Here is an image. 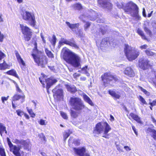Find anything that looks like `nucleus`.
<instances>
[{"mask_svg":"<svg viewBox=\"0 0 156 156\" xmlns=\"http://www.w3.org/2000/svg\"><path fill=\"white\" fill-rule=\"evenodd\" d=\"M62 51L64 52L63 58L67 63L76 68L80 66L81 58L79 55L66 48H63Z\"/></svg>","mask_w":156,"mask_h":156,"instance_id":"obj_1","label":"nucleus"},{"mask_svg":"<svg viewBox=\"0 0 156 156\" xmlns=\"http://www.w3.org/2000/svg\"><path fill=\"white\" fill-rule=\"evenodd\" d=\"M116 4L118 8L120 9L123 8L125 12L130 14L136 20H139L140 19V17L138 14L139 8L135 4L131 2L127 3L125 6L121 2H117Z\"/></svg>","mask_w":156,"mask_h":156,"instance_id":"obj_2","label":"nucleus"},{"mask_svg":"<svg viewBox=\"0 0 156 156\" xmlns=\"http://www.w3.org/2000/svg\"><path fill=\"white\" fill-rule=\"evenodd\" d=\"M124 52L127 59L129 61L135 60L140 54L138 50L133 48L127 44H125Z\"/></svg>","mask_w":156,"mask_h":156,"instance_id":"obj_3","label":"nucleus"},{"mask_svg":"<svg viewBox=\"0 0 156 156\" xmlns=\"http://www.w3.org/2000/svg\"><path fill=\"white\" fill-rule=\"evenodd\" d=\"M69 103L73 108L76 111L81 110L85 107L83 101L81 99L78 98H71Z\"/></svg>","mask_w":156,"mask_h":156,"instance_id":"obj_4","label":"nucleus"},{"mask_svg":"<svg viewBox=\"0 0 156 156\" xmlns=\"http://www.w3.org/2000/svg\"><path fill=\"white\" fill-rule=\"evenodd\" d=\"M111 129V127L106 122H104L103 123H98L95 127V131L97 133L106 134L108 133Z\"/></svg>","mask_w":156,"mask_h":156,"instance_id":"obj_5","label":"nucleus"},{"mask_svg":"<svg viewBox=\"0 0 156 156\" xmlns=\"http://www.w3.org/2000/svg\"><path fill=\"white\" fill-rule=\"evenodd\" d=\"M22 15L23 19L28 21L29 23L32 26L35 27L36 23V21L33 13L25 11L23 12Z\"/></svg>","mask_w":156,"mask_h":156,"instance_id":"obj_6","label":"nucleus"},{"mask_svg":"<svg viewBox=\"0 0 156 156\" xmlns=\"http://www.w3.org/2000/svg\"><path fill=\"white\" fill-rule=\"evenodd\" d=\"M20 27L22 32L24 35L25 40L27 41H29L32 35L31 30L28 27L22 24H20Z\"/></svg>","mask_w":156,"mask_h":156,"instance_id":"obj_7","label":"nucleus"},{"mask_svg":"<svg viewBox=\"0 0 156 156\" xmlns=\"http://www.w3.org/2000/svg\"><path fill=\"white\" fill-rule=\"evenodd\" d=\"M39 79L41 83L43 85L44 87L45 85L44 83V81L45 80L47 84L46 89L48 94L49 93L48 90L51 86L57 82V80L53 78H49L45 80L43 77H39Z\"/></svg>","mask_w":156,"mask_h":156,"instance_id":"obj_8","label":"nucleus"},{"mask_svg":"<svg viewBox=\"0 0 156 156\" xmlns=\"http://www.w3.org/2000/svg\"><path fill=\"white\" fill-rule=\"evenodd\" d=\"M101 78L105 85H106V84L109 83L110 81L114 80L115 81H116L117 80L115 76H112L110 73H105L101 76Z\"/></svg>","mask_w":156,"mask_h":156,"instance_id":"obj_9","label":"nucleus"},{"mask_svg":"<svg viewBox=\"0 0 156 156\" xmlns=\"http://www.w3.org/2000/svg\"><path fill=\"white\" fill-rule=\"evenodd\" d=\"M35 62L39 66L42 67H44L46 64H47V62L45 57H38L34 54H32Z\"/></svg>","mask_w":156,"mask_h":156,"instance_id":"obj_10","label":"nucleus"},{"mask_svg":"<svg viewBox=\"0 0 156 156\" xmlns=\"http://www.w3.org/2000/svg\"><path fill=\"white\" fill-rule=\"evenodd\" d=\"M138 65L140 68L144 70L149 68L151 66L149 61L143 58H141L139 60Z\"/></svg>","mask_w":156,"mask_h":156,"instance_id":"obj_11","label":"nucleus"},{"mask_svg":"<svg viewBox=\"0 0 156 156\" xmlns=\"http://www.w3.org/2000/svg\"><path fill=\"white\" fill-rule=\"evenodd\" d=\"M92 11L89 15V16L87 15H85L84 14H82L79 17V18L84 22L88 19L92 21L95 20L97 18L96 16L95 15L96 13L94 11L92 10Z\"/></svg>","mask_w":156,"mask_h":156,"instance_id":"obj_12","label":"nucleus"},{"mask_svg":"<svg viewBox=\"0 0 156 156\" xmlns=\"http://www.w3.org/2000/svg\"><path fill=\"white\" fill-rule=\"evenodd\" d=\"M73 150L75 153L79 156H90L89 154L85 153L86 149L84 147L74 148Z\"/></svg>","mask_w":156,"mask_h":156,"instance_id":"obj_13","label":"nucleus"},{"mask_svg":"<svg viewBox=\"0 0 156 156\" xmlns=\"http://www.w3.org/2000/svg\"><path fill=\"white\" fill-rule=\"evenodd\" d=\"M98 3L104 8L110 9L112 8V5L109 2V0H98Z\"/></svg>","mask_w":156,"mask_h":156,"instance_id":"obj_14","label":"nucleus"},{"mask_svg":"<svg viewBox=\"0 0 156 156\" xmlns=\"http://www.w3.org/2000/svg\"><path fill=\"white\" fill-rule=\"evenodd\" d=\"M52 92L54 93V96L55 98L59 100L63 98V91L62 89L55 88L52 90Z\"/></svg>","mask_w":156,"mask_h":156,"instance_id":"obj_15","label":"nucleus"},{"mask_svg":"<svg viewBox=\"0 0 156 156\" xmlns=\"http://www.w3.org/2000/svg\"><path fill=\"white\" fill-rule=\"evenodd\" d=\"M59 43L61 45L63 44L69 45L76 49H78L79 48L78 45L76 44L74 42H71L64 38H61V40L59 41Z\"/></svg>","mask_w":156,"mask_h":156,"instance_id":"obj_16","label":"nucleus"},{"mask_svg":"<svg viewBox=\"0 0 156 156\" xmlns=\"http://www.w3.org/2000/svg\"><path fill=\"white\" fill-rule=\"evenodd\" d=\"M25 96L23 95H20L18 94H15L12 98V108L15 109L16 106L14 104L13 101H18L20 99H21V103H23L24 100Z\"/></svg>","mask_w":156,"mask_h":156,"instance_id":"obj_17","label":"nucleus"},{"mask_svg":"<svg viewBox=\"0 0 156 156\" xmlns=\"http://www.w3.org/2000/svg\"><path fill=\"white\" fill-rule=\"evenodd\" d=\"M125 74L130 77L135 76V73L133 70L130 67H127L124 70Z\"/></svg>","mask_w":156,"mask_h":156,"instance_id":"obj_18","label":"nucleus"},{"mask_svg":"<svg viewBox=\"0 0 156 156\" xmlns=\"http://www.w3.org/2000/svg\"><path fill=\"white\" fill-rule=\"evenodd\" d=\"M20 148L19 147L15 146L13 148H11L10 151L12 152L16 156H21V155L20 152Z\"/></svg>","mask_w":156,"mask_h":156,"instance_id":"obj_19","label":"nucleus"},{"mask_svg":"<svg viewBox=\"0 0 156 156\" xmlns=\"http://www.w3.org/2000/svg\"><path fill=\"white\" fill-rule=\"evenodd\" d=\"M108 41V38H106L102 39L100 44L99 42L98 41H96V44L98 46L100 45L101 49H102L103 47H107Z\"/></svg>","mask_w":156,"mask_h":156,"instance_id":"obj_20","label":"nucleus"},{"mask_svg":"<svg viewBox=\"0 0 156 156\" xmlns=\"http://www.w3.org/2000/svg\"><path fill=\"white\" fill-rule=\"evenodd\" d=\"M13 142L14 143H15L17 144H20L23 145L25 147H29V144H28L27 142L26 141H25L23 140H19L17 139H14L13 140Z\"/></svg>","mask_w":156,"mask_h":156,"instance_id":"obj_21","label":"nucleus"},{"mask_svg":"<svg viewBox=\"0 0 156 156\" xmlns=\"http://www.w3.org/2000/svg\"><path fill=\"white\" fill-rule=\"evenodd\" d=\"M131 118L135 120L137 122L139 123H141V121L140 120V118L136 114L132 113H130L129 116V118L130 119Z\"/></svg>","mask_w":156,"mask_h":156,"instance_id":"obj_22","label":"nucleus"},{"mask_svg":"<svg viewBox=\"0 0 156 156\" xmlns=\"http://www.w3.org/2000/svg\"><path fill=\"white\" fill-rule=\"evenodd\" d=\"M147 132L148 133H150L151 136L154 140H156V130L155 129L148 128L147 129Z\"/></svg>","mask_w":156,"mask_h":156,"instance_id":"obj_23","label":"nucleus"},{"mask_svg":"<svg viewBox=\"0 0 156 156\" xmlns=\"http://www.w3.org/2000/svg\"><path fill=\"white\" fill-rule=\"evenodd\" d=\"M69 143H73L76 146H79L80 144V141L79 140L74 139L73 137H70L69 140Z\"/></svg>","mask_w":156,"mask_h":156,"instance_id":"obj_24","label":"nucleus"},{"mask_svg":"<svg viewBox=\"0 0 156 156\" xmlns=\"http://www.w3.org/2000/svg\"><path fill=\"white\" fill-rule=\"evenodd\" d=\"M66 23L67 25L73 30L74 29H78V27L79 26L78 23L72 24H70L69 22H66Z\"/></svg>","mask_w":156,"mask_h":156,"instance_id":"obj_25","label":"nucleus"},{"mask_svg":"<svg viewBox=\"0 0 156 156\" xmlns=\"http://www.w3.org/2000/svg\"><path fill=\"white\" fill-rule=\"evenodd\" d=\"M83 98L84 101L91 106L93 105V104L90 98L86 94H83Z\"/></svg>","mask_w":156,"mask_h":156,"instance_id":"obj_26","label":"nucleus"},{"mask_svg":"<svg viewBox=\"0 0 156 156\" xmlns=\"http://www.w3.org/2000/svg\"><path fill=\"white\" fill-rule=\"evenodd\" d=\"M66 87L67 90L71 92H75L76 90V87L74 86L66 85Z\"/></svg>","mask_w":156,"mask_h":156,"instance_id":"obj_27","label":"nucleus"},{"mask_svg":"<svg viewBox=\"0 0 156 156\" xmlns=\"http://www.w3.org/2000/svg\"><path fill=\"white\" fill-rule=\"evenodd\" d=\"M109 93L111 96L116 99H119L120 97V95L118 92H116L113 90H110L109 91Z\"/></svg>","mask_w":156,"mask_h":156,"instance_id":"obj_28","label":"nucleus"},{"mask_svg":"<svg viewBox=\"0 0 156 156\" xmlns=\"http://www.w3.org/2000/svg\"><path fill=\"white\" fill-rule=\"evenodd\" d=\"M72 133V131L69 129L66 130L63 133V137L64 141H65L66 140L67 138Z\"/></svg>","mask_w":156,"mask_h":156,"instance_id":"obj_29","label":"nucleus"},{"mask_svg":"<svg viewBox=\"0 0 156 156\" xmlns=\"http://www.w3.org/2000/svg\"><path fill=\"white\" fill-rule=\"evenodd\" d=\"M16 55L19 62L20 64H21L23 66L25 65V63L24 62L22 59L21 58L18 52H16Z\"/></svg>","mask_w":156,"mask_h":156,"instance_id":"obj_30","label":"nucleus"},{"mask_svg":"<svg viewBox=\"0 0 156 156\" xmlns=\"http://www.w3.org/2000/svg\"><path fill=\"white\" fill-rule=\"evenodd\" d=\"M6 73L8 74L12 75L17 78H18V76L16 73V71L14 69H12L7 71Z\"/></svg>","mask_w":156,"mask_h":156,"instance_id":"obj_31","label":"nucleus"},{"mask_svg":"<svg viewBox=\"0 0 156 156\" xmlns=\"http://www.w3.org/2000/svg\"><path fill=\"white\" fill-rule=\"evenodd\" d=\"M4 132L6 134H7V131L6 130V127L4 126L2 123H0V133L1 135Z\"/></svg>","mask_w":156,"mask_h":156,"instance_id":"obj_32","label":"nucleus"},{"mask_svg":"<svg viewBox=\"0 0 156 156\" xmlns=\"http://www.w3.org/2000/svg\"><path fill=\"white\" fill-rule=\"evenodd\" d=\"M10 66L4 62L3 63L0 64V69L4 70L9 68Z\"/></svg>","mask_w":156,"mask_h":156,"instance_id":"obj_33","label":"nucleus"},{"mask_svg":"<svg viewBox=\"0 0 156 156\" xmlns=\"http://www.w3.org/2000/svg\"><path fill=\"white\" fill-rule=\"evenodd\" d=\"M45 51L47 55L49 58H53L54 57V55L52 52L49 51L48 49L45 48Z\"/></svg>","mask_w":156,"mask_h":156,"instance_id":"obj_34","label":"nucleus"},{"mask_svg":"<svg viewBox=\"0 0 156 156\" xmlns=\"http://www.w3.org/2000/svg\"><path fill=\"white\" fill-rule=\"evenodd\" d=\"M38 122L42 126H45L48 123V122L46 120L43 119H41L38 121Z\"/></svg>","mask_w":156,"mask_h":156,"instance_id":"obj_35","label":"nucleus"},{"mask_svg":"<svg viewBox=\"0 0 156 156\" xmlns=\"http://www.w3.org/2000/svg\"><path fill=\"white\" fill-rule=\"evenodd\" d=\"M78 115V113L73 110H71V116L74 118H76Z\"/></svg>","mask_w":156,"mask_h":156,"instance_id":"obj_36","label":"nucleus"},{"mask_svg":"<svg viewBox=\"0 0 156 156\" xmlns=\"http://www.w3.org/2000/svg\"><path fill=\"white\" fill-rule=\"evenodd\" d=\"M137 32L141 36L142 38L144 39H145V36L143 32L140 29L138 28L137 30Z\"/></svg>","mask_w":156,"mask_h":156,"instance_id":"obj_37","label":"nucleus"},{"mask_svg":"<svg viewBox=\"0 0 156 156\" xmlns=\"http://www.w3.org/2000/svg\"><path fill=\"white\" fill-rule=\"evenodd\" d=\"M75 9L79 10L82 8L81 5L79 3H76L72 6Z\"/></svg>","mask_w":156,"mask_h":156,"instance_id":"obj_38","label":"nucleus"},{"mask_svg":"<svg viewBox=\"0 0 156 156\" xmlns=\"http://www.w3.org/2000/svg\"><path fill=\"white\" fill-rule=\"evenodd\" d=\"M56 38L55 36L53 35L52 37V39L50 40V41L52 45L54 46L55 44Z\"/></svg>","mask_w":156,"mask_h":156,"instance_id":"obj_39","label":"nucleus"},{"mask_svg":"<svg viewBox=\"0 0 156 156\" xmlns=\"http://www.w3.org/2000/svg\"><path fill=\"white\" fill-rule=\"evenodd\" d=\"M87 66H86L82 69V73L86 74L87 76H90V74L87 72Z\"/></svg>","mask_w":156,"mask_h":156,"instance_id":"obj_40","label":"nucleus"},{"mask_svg":"<svg viewBox=\"0 0 156 156\" xmlns=\"http://www.w3.org/2000/svg\"><path fill=\"white\" fill-rule=\"evenodd\" d=\"M145 52L148 56H152L155 53L151 51L150 49H147L145 51Z\"/></svg>","mask_w":156,"mask_h":156,"instance_id":"obj_41","label":"nucleus"},{"mask_svg":"<svg viewBox=\"0 0 156 156\" xmlns=\"http://www.w3.org/2000/svg\"><path fill=\"white\" fill-rule=\"evenodd\" d=\"M139 87L141 90L142 92H143L147 96H149L150 95V93L149 92L147 91L145 89L143 88L140 87Z\"/></svg>","mask_w":156,"mask_h":156,"instance_id":"obj_42","label":"nucleus"},{"mask_svg":"<svg viewBox=\"0 0 156 156\" xmlns=\"http://www.w3.org/2000/svg\"><path fill=\"white\" fill-rule=\"evenodd\" d=\"M27 109L29 114L31 115V117L34 118L35 116V114L33 112L31 109H29L28 107H27Z\"/></svg>","mask_w":156,"mask_h":156,"instance_id":"obj_43","label":"nucleus"},{"mask_svg":"<svg viewBox=\"0 0 156 156\" xmlns=\"http://www.w3.org/2000/svg\"><path fill=\"white\" fill-rule=\"evenodd\" d=\"M7 141L8 145L10 148V150L11 149V148H13L14 146H15V145H13L12 144V143L11 142L10 139L8 138H7Z\"/></svg>","mask_w":156,"mask_h":156,"instance_id":"obj_44","label":"nucleus"},{"mask_svg":"<svg viewBox=\"0 0 156 156\" xmlns=\"http://www.w3.org/2000/svg\"><path fill=\"white\" fill-rule=\"evenodd\" d=\"M0 155L1 156H6L4 148L0 147Z\"/></svg>","mask_w":156,"mask_h":156,"instance_id":"obj_45","label":"nucleus"},{"mask_svg":"<svg viewBox=\"0 0 156 156\" xmlns=\"http://www.w3.org/2000/svg\"><path fill=\"white\" fill-rule=\"evenodd\" d=\"M60 115L62 117L65 119H66L68 118L66 114L63 112H60Z\"/></svg>","mask_w":156,"mask_h":156,"instance_id":"obj_46","label":"nucleus"},{"mask_svg":"<svg viewBox=\"0 0 156 156\" xmlns=\"http://www.w3.org/2000/svg\"><path fill=\"white\" fill-rule=\"evenodd\" d=\"M139 97V100L143 104H147V103L144 99L140 95Z\"/></svg>","mask_w":156,"mask_h":156,"instance_id":"obj_47","label":"nucleus"},{"mask_svg":"<svg viewBox=\"0 0 156 156\" xmlns=\"http://www.w3.org/2000/svg\"><path fill=\"white\" fill-rule=\"evenodd\" d=\"M38 136L41 139V140H43L44 141H45V137L43 133H41L38 135Z\"/></svg>","mask_w":156,"mask_h":156,"instance_id":"obj_48","label":"nucleus"},{"mask_svg":"<svg viewBox=\"0 0 156 156\" xmlns=\"http://www.w3.org/2000/svg\"><path fill=\"white\" fill-rule=\"evenodd\" d=\"M90 23L89 22H87L86 23V24L84 25V30L86 31L87 29L89 28L90 26Z\"/></svg>","mask_w":156,"mask_h":156,"instance_id":"obj_49","label":"nucleus"},{"mask_svg":"<svg viewBox=\"0 0 156 156\" xmlns=\"http://www.w3.org/2000/svg\"><path fill=\"white\" fill-rule=\"evenodd\" d=\"M9 96H8L7 97H2L1 98V100L2 101V103L3 104L5 103V101H7L9 98Z\"/></svg>","mask_w":156,"mask_h":156,"instance_id":"obj_50","label":"nucleus"},{"mask_svg":"<svg viewBox=\"0 0 156 156\" xmlns=\"http://www.w3.org/2000/svg\"><path fill=\"white\" fill-rule=\"evenodd\" d=\"M144 30L147 33V34L150 35L151 34V32L147 27H144Z\"/></svg>","mask_w":156,"mask_h":156,"instance_id":"obj_51","label":"nucleus"},{"mask_svg":"<svg viewBox=\"0 0 156 156\" xmlns=\"http://www.w3.org/2000/svg\"><path fill=\"white\" fill-rule=\"evenodd\" d=\"M4 37V36L3 34L2 33L1 31H0V42H2L3 41Z\"/></svg>","mask_w":156,"mask_h":156,"instance_id":"obj_52","label":"nucleus"},{"mask_svg":"<svg viewBox=\"0 0 156 156\" xmlns=\"http://www.w3.org/2000/svg\"><path fill=\"white\" fill-rule=\"evenodd\" d=\"M17 114L20 116H21L23 114V112L20 110H18L16 111Z\"/></svg>","mask_w":156,"mask_h":156,"instance_id":"obj_53","label":"nucleus"},{"mask_svg":"<svg viewBox=\"0 0 156 156\" xmlns=\"http://www.w3.org/2000/svg\"><path fill=\"white\" fill-rule=\"evenodd\" d=\"M116 147L118 150L119 151H122V149L120 145L116 144Z\"/></svg>","mask_w":156,"mask_h":156,"instance_id":"obj_54","label":"nucleus"},{"mask_svg":"<svg viewBox=\"0 0 156 156\" xmlns=\"http://www.w3.org/2000/svg\"><path fill=\"white\" fill-rule=\"evenodd\" d=\"M5 56V55L0 51V60L3 58Z\"/></svg>","mask_w":156,"mask_h":156,"instance_id":"obj_55","label":"nucleus"},{"mask_svg":"<svg viewBox=\"0 0 156 156\" xmlns=\"http://www.w3.org/2000/svg\"><path fill=\"white\" fill-rule=\"evenodd\" d=\"M149 104L151 106H153L156 105V99L153 101L152 102H150Z\"/></svg>","mask_w":156,"mask_h":156,"instance_id":"obj_56","label":"nucleus"},{"mask_svg":"<svg viewBox=\"0 0 156 156\" xmlns=\"http://www.w3.org/2000/svg\"><path fill=\"white\" fill-rule=\"evenodd\" d=\"M132 129L133 130L134 133H135L136 135V136H137L138 135V133L136 130V129L135 128L133 125H132Z\"/></svg>","mask_w":156,"mask_h":156,"instance_id":"obj_57","label":"nucleus"},{"mask_svg":"<svg viewBox=\"0 0 156 156\" xmlns=\"http://www.w3.org/2000/svg\"><path fill=\"white\" fill-rule=\"evenodd\" d=\"M124 148L127 151H129L131 150V148L128 146H125Z\"/></svg>","mask_w":156,"mask_h":156,"instance_id":"obj_58","label":"nucleus"},{"mask_svg":"<svg viewBox=\"0 0 156 156\" xmlns=\"http://www.w3.org/2000/svg\"><path fill=\"white\" fill-rule=\"evenodd\" d=\"M147 46L146 44L140 47V48L141 49H146L147 47Z\"/></svg>","mask_w":156,"mask_h":156,"instance_id":"obj_59","label":"nucleus"},{"mask_svg":"<svg viewBox=\"0 0 156 156\" xmlns=\"http://www.w3.org/2000/svg\"><path fill=\"white\" fill-rule=\"evenodd\" d=\"M16 88V90L17 91L19 92H21L22 90H21L20 89V88L18 86V85L17 84L15 85Z\"/></svg>","mask_w":156,"mask_h":156,"instance_id":"obj_60","label":"nucleus"},{"mask_svg":"<svg viewBox=\"0 0 156 156\" xmlns=\"http://www.w3.org/2000/svg\"><path fill=\"white\" fill-rule=\"evenodd\" d=\"M143 15L144 17H146V14L145 10L144 8H143V12H142Z\"/></svg>","mask_w":156,"mask_h":156,"instance_id":"obj_61","label":"nucleus"},{"mask_svg":"<svg viewBox=\"0 0 156 156\" xmlns=\"http://www.w3.org/2000/svg\"><path fill=\"white\" fill-rule=\"evenodd\" d=\"M74 76L75 77H76L78 76H80V74L79 73H75L73 74Z\"/></svg>","mask_w":156,"mask_h":156,"instance_id":"obj_62","label":"nucleus"},{"mask_svg":"<svg viewBox=\"0 0 156 156\" xmlns=\"http://www.w3.org/2000/svg\"><path fill=\"white\" fill-rule=\"evenodd\" d=\"M104 135L102 136V137H105L106 138H109V136L108 134H103Z\"/></svg>","mask_w":156,"mask_h":156,"instance_id":"obj_63","label":"nucleus"},{"mask_svg":"<svg viewBox=\"0 0 156 156\" xmlns=\"http://www.w3.org/2000/svg\"><path fill=\"white\" fill-rule=\"evenodd\" d=\"M80 79L82 81H85L86 80V78L85 77L82 76L80 77Z\"/></svg>","mask_w":156,"mask_h":156,"instance_id":"obj_64","label":"nucleus"}]
</instances>
